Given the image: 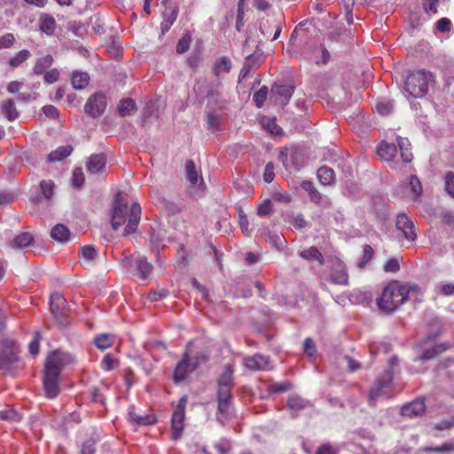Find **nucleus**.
Segmentation results:
<instances>
[{"instance_id":"nucleus-37","label":"nucleus","mask_w":454,"mask_h":454,"mask_svg":"<svg viewBox=\"0 0 454 454\" xmlns=\"http://www.w3.org/2000/svg\"><path fill=\"white\" fill-rule=\"evenodd\" d=\"M84 180H85V178H84L82 168H81V167L75 168L73 172L72 178H71L72 186L75 189H82Z\"/></svg>"},{"instance_id":"nucleus-12","label":"nucleus","mask_w":454,"mask_h":454,"mask_svg":"<svg viewBox=\"0 0 454 454\" xmlns=\"http://www.w3.org/2000/svg\"><path fill=\"white\" fill-rule=\"evenodd\" d=\"M243 364L251 371L267 370L270 368V358L261 354H254L245 357Z\"/></svg>"},{"instance_id":"nucleus-21","label":"nucleus","mask_w":454,"mask_h":454,"mask_svg":"<svg viewBox=\"0 0 454 454\" xmlns=\"http://www.w3.org/2000/svg\"><path fill=\"white\" fill-rule=\"evenodd\" d=\"M73 152L71 145H62L58 147L55 151H52L47 156V161L50 163L61 161L68 157Z\"/></svg>"},{"instance_id":"nucleus-29","label":"nucleus","mask_w":454,"mask_h":454,"mask_svg":"<svg viewBox=\"0 0 454 454\" xmlns=\"http://www.w3.org/2000/svg\"><path fill=\"white\" fill-rule=\"evenodd\" d=\"M52 62H53V59L51 55H46L44 57H42L40 58L33 70H34V73L35 74H43L48 68L51 67V66L52 65Z\"/></svg>"},{"instance_id":"nucleus-11","label":"nucleus","mask_w":454,"mask_h":454,"mask_svg":"<svg viewBox=\"0 0 454 454\" xmlns=\"http://www.w3.org/2000/svg\"><path fill=\"white\" fill-rule=\"evenodd\" d=\"M395 225L396 228L403 232V237L407 240L413 241L416 239L417 234L414 231V224L404 213L397 215Z\"/></svg>"},{"instance_id":"nucleus-28","label":"nucleus","mask_w":454,"mask_h":454,"mask_svg":"<svg viewBox=\"0 0 454 454\" xmlns=\"http://www.w3.org/2000/svg\"><path fill=\"white\" fill-rule=\"evenodd\" d=\"M260 57L254 56V55H248L246 58V60L243 64V67L239 72V81L240 82L241 79H244L251 71V69L257 64L259 61Z\"/></svg>"},{"instance_id":"nucleus-64","label":"nucleus","mask_w":454,"mask_h":454,"mask_svg":"<svg viewBox=\"0 0 454 454\" xmlns=\"http://www.w3.org/2000/svg\"><path fill=\"white\" fill-rule=\"evenodd\" d=\"M40 338H41V335H40L39 332H36L35 340H33L28 345L29 352L34 356H35L39 353V339Z\"/></svg>"},{"instance_id":"nucleus-9","label":"nucleus","mask_w":454,"mask_h":454,"mask_svg":"<svg viewBox=\"0 0 454 454\" xmlns=\"http://www.w3.org/2000/svg\"><path fill=\"white\" fill-rule=\"evenodd\" d=\"M198 367V363H192L188 350L184 354L182 360L176 364L174 372V381L181 382L187 375Z\"/></svg>"},{"instance_id":"nucleus-36","label":"nucleus","mask_w":454,"mask_h":454,"mask_svg":"<svg viewBox=\"0 0 454 454\" xmlns=\"http://www.w3.org/2000/svg\"><path fill=\"white\" fill-rule=\"evenodd\" d=\"M3 113L7 117L9 121H13L18 117V112L14 106V102L12 99L6 100L3 104Z\"/></svg>"},{"instance_id":"nucleus-13","label":"nucleus","mask_w":454,"mask_h":454,"mask_svg":"<svg viewBox=\"0 0 454 454\" xmlns=\"http://www.w3.org/2000/svg\"><path fill=\"white\" fill-rule=\"evenodd\" d=\"M106 106V98L101 93L91 96L87 102V114L96 117L103 114Z\"/></svg>"},{"instance_id":"nucleus-22","label":"nucleus","mask_w":454,"mask_h":454,"mask_svg":"<svg viewBox=\"0 0 454 454\" xmlns=\"http://www.w3.org/2000/svg\"><path fill=\"white\" fill-rule=\"evenodd\" d=\"M299 255L304 260L309 262H317L319 265H323L325 263L324 256L316 247H310L307 249L300 251Z\"/></svg>"},{"instance_id":"nucleus-16","label":"nucleus","mask_w":454,"mask_h":454,"mask_svg":"<svg viewBox=\"0 0 454 454\" xmlns=\"http://www.w3.org/2000/svg\"><path fill=\"white\" fill-rule=\"evenodd\" d=\"M286 405L292 416H297L300 411L309 408L311 403L300 395H294L288 397Z\"/></svg>"},{"instance_id":"nucleus-14","label":"nucleus","mask_w":454,"mask_h":454,"mask_svg":"<svg viewBox=\"0 0 454 454\" xmlns=\"http://www.w3.org/2000/svg\"><path fill=\"white\" fill-rule=\"evenodd\" d=\"M331 282L335 285L346 286L348 284V275L347 273L346 266L340 261H336L332 268L330 275Z\"/></svg>"},{"instance_id":"nucleus-60","label":"nucleus","mask_w":454,"mask_h":454,"mask_svg":"<svg viewBox=\"0 0 454 454\" xmlns=\"http://www.w3.org/2000/svg\"><path fill=\"white\" fill-rule=\"evenodd\" d=\"M15 41V38L12 34H6L3 36H0V49L9 48L11 47Z\"/></svg>"},{"instance_id":"nucleus-7","label":"nucleus","mask_w":454,"mask_h":454,"mask_svg":"<svg viewBox=\"0 0 454 454\" xmlns=\"http://www.w3.org/2000/svg\"><path fill=\"white\" fill-rule=\"evenodd\" d=\"M14 343L9 340H0V371L4 373L11 372L18 362L17 351Z\"/></svg>"},{"instance_id":"nucleus-23","label":"nucleus","mask_w":454,"mask_h":454,"mask_svg":"<svg viewBox=\"0 0 454 454\" xmlns=\"http://www.w3.org/2000/svg\"><path fill=\"white\" fill-rule=\"evenodd\" d=\"M51 237L59 243H66L69 240L70 231L65 225L59 223L51 229Z\"/></svg>"},{"instance_id":"nucleus-43","label":"nucleus","mask_w":454,"mask_h":454,"mask_svg":"<svg viewBox=\"0 0 454 454\" xmlns=\"http://www.w3.org/2000/svg\"><path fill=\"white\" fill-rule=\"evenodd\" d=\"M118 364L119 361L110 353L106 354L101 361V368L105 371L114 370Z\"/></svg>"},{"instance_id":"nucleus-18","label":"nucleus","mask_w":454,"mask_h":454,"mask_svg":"<svg viewBox=\"0 0 454 454\" xmlns=\"http://www.w3.org/2000/svg\"><path fill=\"white\" fill-rule=\"evenodd\" d=\"M66 309V300L59 293H55L51 296V310L56 318L61 320ZM63 324L62 321H60Z\"/></svg>"},{"instance_id":"nucleus-53","label":"nucleus","mask_w":454,"mask_h":454,"mask_svg":"<svg viewBox=\"0 0 454 454\" xmlns=\"http://www.w3.org/2000/svg\"><path fill=\"white\" fill-rule=\"evenodd\" d=\"M376 111L381 114L386 115L393 109V104L390 101L379 102L375 106Z\"/></svg>"},{"instance_id":"nucleus-17","label":"nucleus","mask_w":454,"mask_h":454,"mask_svg":"<svg viewBox=\"0 0 454 454\" xmlns=\"http://www.w3.org/2000/svg\"><path fill=\"white\" fill-rule=\"evenodd\" d=\"M426 406L423 399H416L410 403L403 405L401 409V414L403 417H416L425 411Z\"/></svg>"},{"instance_id":"nucleus-48","label":"nucleus","mask_w":454,"mask_h":454,"mask_svg":"<svg viewBox=\"0 0 454 454\" xmlns=\"http://www.w3.org/2000/svg\"><path fill=\"white\" fill-rule=\"evenodd\" d=\"M0 419L16 421V420L20 419V416L14 410L6 409V410L0 411Z\"/></svg>"},{"instance_id":"nucleus-49","label":"nucleus","mask_w":454,"mask_h":454,"mask_svg":"<svg viewBox=\"0 0 454 454\" xmlns=\"http://www.w3.org/2000/svg\"><path fill=\"white\" fill-rule=\"evenodd\" d=\"M373 254L374 251L372 247L369 245H365L363 250V259L357 262V266L359 268L364 267L368 262L372 260Z\"/></svg>"},{"instance_id":"nucleus-32","label":"nucleus","mask_w":454,"mask_h":454,"mask_svg":"<svg viewBox=\"0 0 454 454\" xmlns=\"http://www.w3.org/2000/svg\"><path fill=\"white\" fill-rule=\"evenodd\" d=\"M262 127L272 135H279L282 129L277 124L275 118L263 117L261 121Z\"/></svg>"},{"instance_id":"nucleus-57","label":"nucleus","mask_w":454,"mask_h":454,"mask_svg":"<svg viewBox=\"0 0 454 454\" xmlns=\"http://www.w3.org/2000/svg\"><path fill=\"white\" fill-rule=\"evenodd\" d=\"M271 211L272 204L270 200H264L262 204L259 205L257 208V214L262 216L270 215Z\"/></svg>"},{"instance_id":"nucleus-41","label":"nucleus","mask_w":454,"mask_h":454,"mask_svg":"<svg viewBox=\"0 0 454 454\" xmlns=\"http://www.w3.org/2000/svg\"><path fill=\"white\" fill-rule=\"evenodd\" d=\"M293 387V385L289 381L283 382H273L268 387V390L270 393L279 394L286 392Z\"/></svg>"},{"instance_id":"nucleus-50","label":"nucleus","mask_w":454,"mask_h":454,"mask_svg":"<svg viewBox=\"0 0 454 454\" xmlns=\"http://www.w3.org/2000/svg\"><path fill=\"white\" fill-rule=\"evenodd\" d=\"M408 185L415 197H419L421 194L422 186L420 181L416 176H411Z\"/></svg>"},{"instance_id":"nucleus-4","label":"nucleus","mask_w":454,"mask_h":454,"mask_svg":"<svg viewBox=\"0 0 454 454\" xmlns=\"http://www.w3.org/2000/svg\"><path fill=\"white\" fill-rule=\"evenodd\" d=\"M419 293V287L414 285L392 284L386 286L378 299L379 306L385 310H394L405 301L411 299Z\"/></svg>"},{"instance_id":"nucleus-1","label":"nucleus","mask_w":454,"mask_h":454,"mask_svg":"<svg viewBox=\"0 0 454 454\" xmlns=\"http://www.w3.org/2000/svg\"><path fill=\"white\" fill-rule=\"evenodd\" d=\"M141 218V207L137 203L130 206L124 200L122 193L116 194L112 212L111 225L114 231H118L125 225L122 235L128 236L134 233Z\"/></svg>"},{"instance_id":"nucleus-34","label":"nucleus","mask_w":454,"mask_h":454,"mask_svg":"<svg viewBox=\"0 0 454 454\" xmlns=\"http://www.w3.org/2000/svg\"><path fill=\"white\" fill-rule=\"evenodd\" d=\"M186 177L192 184H197L199 180L202 179L200 177L195 164L192 160H187L185 163Z\"/></svg>"},{"instance_id":"nucleus-44","label":"nucleus","mask_w":454,"mask_h":454,"mask_svg":"<svg viewBox=\"0 0 454 454\" xmlns=\"http://www.w3.org/2000/svg\"><path fill=\"white\" fill-rule=\"evenodd\" d=\"M268 88L262 86L254 95V101L258 108H261L267 98Z\"/></svg>"},{"instance_id":"nucleus-61","label":"nucleus","mask_w":454,"mask_h":454,"mask_svg":"<svg viewBox=\"0 0 454 454\" xmlns=\"http://www.w3.org/2000/svg\"><path fill=\"white\" fill-rule=\"evenodd\" d=\"M215 448L220 454H227L230 451L231 446L227 440L222 439L215 444Z\"/></svg>"},{"instance_id":"nucleus-19","label":"nucleus","mask_w":454,"mask_h":454,"mask_svg":"<svg viewBox=\"0 0 454 454\" xmlns=\"http://www.w3.org/2000/svg\"><path fill=\"white\" fill-rule=\"evenodd\" d=\"M396 153L395 145L387 141H382L377 148V154L386 161L393 160L396 156Z\"/></svg>"},{"instance_id":"nucleus-24","label":"nucleus","mask_w":454,"mask_h":454,"mask_svg":"<svg viewBox=\"0 0 454 454\" xmlns=\"http://www.w3.org/2000/svg\"><path fill=\"white\" fill-rule=\"evenodd\" d=\"M397 143L400 150V156L404 163H409L413 159V154L411 151V143L407 138L401 137H397Z\"/></svg>"},{"instance_id":"nucleus-42","label":"nucleus","mask_w":454,"mask_h":454,"mask_svg":"<svg viewBox=\"0 0 454 454\" xmlns=\"http://www.w3.org/2000/svg\"><path fill=\"white\" fill-rule=\"evenodd\" d=\"M30 56V52L27 50L20 51L16 56L12 58L9 64L12 67H18L23 62H25Z\"/></svg>"},{"instance_id":"nucleus-15","label":"nucleus","mask_w":454,"mask_h":454,"mask_svg":"<svg viewBox=\"0 0 454 454\" xmlns=\"http://www.w3.org/2000/svg\"><path fill=\"white\" fill-rule=\"evenodd\" d=\"M185 412L182 411V407L180 409H176L171 420V430H172V438L174 440H178L182 436V432L184 430V420Z\"/></svg>"},{"instance_id":"nucleus-46","label":"nucleus","mask_w":454,"mask_h":454,"mask_svg":"<svg viewBox=\"0 0 454 454\" xmlns=\"http://www.w3.org/2000/svg\"><path fill=\"white\" fill-rule=\"evenodd\" d=\"M42 192L45 198L51 199L54 193V184L51 180H43L40 183Z\"/></svg>"},{"instance_id":"nucleus-45","label":"nucleus","mask_w":454,"mask_h":454,"mask_svg":"<svg viewBox=\"0 0 454 454\" xmlns=\"http://www.w3.org/2000/svg\"><path fill=\"white\" fill-rule=\"evenodd\" d=\"M129 416L133 422H136L138 425H149L153 422V420L148 416L137 415L133 409L129 411Z\"/></svg>"},{"instance_id":"nucleus-47","label":"nucleus","mask_w":454,"mask_h":454,"mask_svg":"<svg viewBox=\"0 0 454 454\" xmlns=\"http://www.w3.org/2000/svg\"><path fill=\"white\" fill-rule=\"evenodd\" d=\"M90 24L91 25L92 30L98 34L101 35L104 33V23L100 20V18L97 15H93L90 18Z\"/></svg>"},{"instance_id":"nucleus-30","label":"nucleus","mask_w":454,"mask_h":454,"mask_svg":"<svg viewBox=\"0 0 454 454\" xmlns=\"http://www.w3.org/2000/svg\"><path fill=\"white\" fill-rule=\"evenodd\" d=\"M135 110L136 103L130 98L121 100L118 106V112L122 117L131 115Z\"/></svg>"},{"instance_id":"nucleus-27","label":"nucleus","mask_w":454,"mask_h":454,"mask_svg":"<svg viewBox=\"0 0 454 454\" xmlns=\"http://www.w3.org/2000/svg\"><path fill=\"white\" fill-rule=\"evenodd\" d=\"M317 177L322 184H331L334 181V171L327 166L320 167L317 169Z\"/></svg>"},{"instance_id":"nucleus-5","label":"nucleus","mask_w":454,"mask_h":454,"mask_svg":"<svg viewBox=\"0 0 454 454\" xmlns=\"http://www.w3.org/2000/svg\"><path fill=\"white\" fill-rule=\"evenodd\" d=\"M107 175L106 156L104 153L91 154L87 159V186H101Z\"/></svg>"},{"instance_id":"nucleus-62","label":"nucleus","mask_w":454,"mask_h":454,"mask_svg":"<svg viewBox=\"0 0 454 454\" xmlns=\"http://www.w3.org/2000/svg\"><path fill=\"white\" fill-rule=\"evenodd\" d=\"M59 72L57 69H51L44 74L45 82L51 84L59 80Z\"/></svg>"},{"instance_id":"nucleus-6","label":"nucleus","mask_w":454,"mask_h":454,"mask_svg":"<svg viewBox=\"0 0 454 454\" xmlns=\"http://www.w3.org/2000/svg\"><path fill=\"white\" fill-rule=\"evenodd\" d=\"M430 72L419 70L410 74L404 83L405 91L413 98H422L428 90L430 82L433 81Z\"/></svg>"},{"instance_id":"nucleus-25","label":"nucleus","mask_w":454,"mask_h":454,"mask_svg":"<svg viewBox=\"0 0 454 454\" xmlns=\"http://www.w3.org/2000/svg\"><path fill=\"white\" fill-rule=\"evenodd\" d=\"M114 343V335L111 333H100L94 337L93 344L100 350L112 347Z\"/></svg>"},{"instance_id":"nucleus-2","label":"nucleus","mask_w":454,"mask_h":454,"mask_svg":"<svg viewBox=\"0 0 454 454\" xmlns=\"http://www.w3.org/2000/svg\"><path fill=\"white\" fill-rule=\"evenodd\" d=\"M232 387L233 368L231 364H226L217 380V411L215 419L222 426L226 425L233 414Z\"/></svg>"},{"instance_id":"nucleus-26","label":"nucleus","mask_w":454,"mask_h":454,"mask_svg":"<svg viewBox=\"0 0 454 454\" xmlns=\"http://www.w3.org/2000/svg\"><path fill=\"white\" fill-rule=\"evenodd\" d=\"M33 240L34 238L30 232H22L14 237L13 239L10 242V245L12 248L21 249L29 246Z\"/></svg>"},{"instance_id":"nucleus-56","label":"nucleus","mask_w":454,"mask_h":454,"mask_svg":"<svg viewBox=\"0 0 454 454\" xmlns=\"http://www.w3.org/2000/svg\"><path fill=\"white\" fill-rule=\"evenodd\" d=\"M436 29L440 32H449L451 28V22L448 18H442L435 23Z\"/></svg>"},{"instance_id":"nucleus-59","label":"nucleus","mask_w":454,"mask_h":454,"mask_svg":"<svg viewBox=\"0 0 454 454\" xmlns=\"http://www.w3.org/2000/svg\"><path fill=\"white\" fill-rule=\"evenodd\" d=\"M275 174H274V165L272 162L267 163L264 174H263V179L266 183H270L274 179Z\"/></svg>"},{"instance_id":"nucleus-40","label":"nucleus","mask_w":454,"mask_h":454,"mask_svg":"<svg viewBox=\"0 0 454 454\" xmlns=\"http://www.w3.org/2000/svg\"><path fill=\"white\" fill-rule=\"evenodd\" d=\"M445 350H446V347L443 344L435 345L433 348L425 350L422 353L420 359L421 360L431 359V358L434 357L436 355L441 354Z\"/></svg>"},{"instance_id":"nucleus-31","label":"nucleus","mask_w":454,"mask_h":454,"mask_svg":"<svg viewBox=\"0 0 454 454\" xmlns=\"http://www.w3.org/2000/svg\"><path fill=\"white\" fill-rule=\"evenodd\" d=\"M424 451L442 454L454 452V439L445 442L441 446L425 447Z\"/></svg>"},{"instance_id":"nucleus-55","label":"nucleus","mask_w":454,"mask_h":454,"mask_svg":"<svg viewBox=\"0 0 454 454\" xmlns=\"http://www.w3.org/2000/svg\"><path fill=\"white\" fill-rule=\"evenodd\" d=\"M445 190L446 192L454 197V173L453 172H448L445 175Z\"/></svg>"},{"instance_id":"nucleus-33","label":"nucleus","mask_w":454,"mask_h":454,"mask_svg":"<svg viewBox=\"0 0 454 454\" xmlns=\"http://www.w3.org/2000/svg\"><path fill=\"white\" fill-rule=\"evenodd\" d=\"M56 27L55 20L49 16L43 15L40 19V28L43 32L47 35H51L54 32Z\"/></svg>"},{"instance_id":"nucleus-51","label":"nucleus","mask_w":454,"mask_h":454,"mask_svg":"<svg viewBox=\"0 0 454 454\" xmlns=\"http://www.w3.org/2000/svg\"><path fill=\"white\" fill-rule=\"evenodd\" d=\"M191 41L190 35H184L177 43L176 52L180 54L186 52L190 47Z\"/></svg>"},{"instance_id":"nucleus-39","label":"nucleus","mask_w":454,"mask_h":454,"mask_svg":"<svg viewBox=\"0 0 454 454\" xmlns=\"http://www.w3.org/2000/svg\"><path fill=\"white\" fill-rule=\"evenodd\" d=\"M71 83L74 90H83L85 88V74L78 71L73 72Z\"/></svg>"},{"instance_id":"nucleus-38","label":"nucleus","mask_w":454,"mask_h":454,"mask_svg":"<svg viewBox=\"0 0 454 454\" xmlns=\"http://www.w3.org/2000/svg\"><path fill=\"white\" fill-rule=\"evenodd\" d=\"M231 67V62L227 57L221 58L215 65V73L220 75L222 73H229Z\"/></svg>"},{"instance_id":"nucleus-10","label":"nucleus","mask_w":454,"mask_h":454,"mask_svg":"<svg viewBox=\"0 0 454 454\" xmlns=\"http://www.w3.org/2000/svg\"><path fill=\"white\" fill-rule=\"evenodd\" d=\"M294 91V86L291 83L275 84L271 88V98L276 105L284 106L289 102Z\"/></svg>"},{"instance_id":"nucleus-35","label":"nucleus","mask_w":454,"mask_h":454,"mask_svg":"<svg viewBox=\"0 0 454 454\" xmlns=\"http://www.w3.org/2000/svg\"><path fill=\"white\" fill-rule=\"evenodd\" d=\"M67 28L74 40H76V38H82L85 33V27L82 22L70 21L67 25Z\"/></svg>"},{"instance_id":"nucleus-63","label":"nucleus","mask_w":454,"mask_h":454,"mask_svg":"<svg viewBox=\"0 0 454 454\" xmlns=\"http://www.w3.org/2000/svg\"><path fill=\"white\" fill-rule=\"evenodd\" d=\"M220 122V116L215 112H209L207 114V125L209 129L215 128Z\"/></svg>"},{"instance_id":"nucleus-8","label":"nucleus","mask_w":454,"mask_h":454,"mask_svg":"<svg viewBox=\"0 0 454 454\" xmlns=\"http://www.w3.org/2000/svg\"><path fill=\"white\" fill-rule=\"evenodd\" d=\"M392 383V376L387 373L378 379L375 385L371 388L368 397L369 404L374 406L377 400L381 396H387Z\"/></svg>"},{"instance_id":"nucleus-3","label":"nucleus","mask_w":454,"mask_h":454,"mask_svg":"<svg viewBox=\"0 0 454 454\" xmlns=\"http://www.w3.org/2000/svg\"><path fill=\"white\" fill-rule=\"evenodd\" d=\"M73 361V356L68 353L54 351L48 356L43 371V388L47 397L54 398L59 395V374Z\"/></svg>"},{"instance_id":"nucleus-20","label":"nucleus","mask_w":454,"mask_h":454,"mask_svg":"<svg viewBox=\"0 0 454 454\" xmlns=\"http://www.w3.org/2000/svg\"><path fill=\"white\" fill-rule=\"evenodd\" d=\"M136 270L141 280H146L150 276L153 266L149 263L145 257L138 256L133 261Z\"/></svg>"},{"instance_id":"nucleus-54","label":"nucleus","mask_w":454,"mask_h":454,"mask_svg":"<svg viewBox=\"0 0 454 454\" xmlns=\"http://www.w3.org/2000/svg\"><path fill=\"white\" fill-rule=\"evenodd\" d=\"M383 269L386 272H392V273L397 272L400 269L399 261L395 258L388 259L385 262Z\"/></svg>"},{"instance_id":"nucleus-58","label":"nucleus","mask_w":454,"mask_h":454,"mask_svg":"<svg viewBox=\"0 0 454 454\" xmlns=\"http://www.w3.org/2000/svg\"><path fill=\"white\" fill-rule=\"evenodd\" d=\"M304 352L309 356L313 357L316 354V348L312 339L306 338L303 344Z\"/></svg>"},{"instance_id":"nucleus-52","label":"nucleus","mask_w":454,"mask_h":454,"mask_svg":"<svg viewBox=\"0 0 454 454\" xmlns=\"http://www.w3.org/2000/svg\"><path fill=\"white\" fill-rule=\"evenodd\" d=\"M436 293L440 295H453L454 294V284H442L437 286Z\"/></svg>"}]
</instances>
